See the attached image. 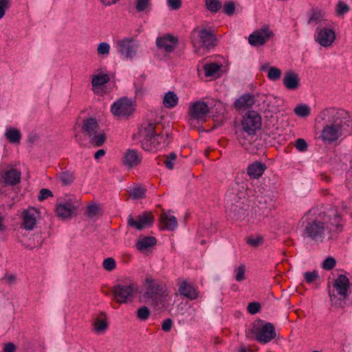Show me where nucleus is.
<instances>
[{"label":"nucleus","instance_id":"obj_38","mask_svg":"<svg viewBox=\"0 0 352 352\" xmlns=\"http://www.w3.org/2000/svg\"><path fill=\"white\" fill-rule=\"evenodd\" d=\"M205 5L211 12H217L222 8L221 0H205Z\"/></svg>","mask_w":352,"mask_h":352},{"label":"nucleus","instance_id":"obj_60","mask_svg":"<svg viewBox=\"0 0 352 352\" xmlns=\"http://www.w3.org/2000/svg\"><path fill=\"white\" fill-rule=\"evenodd\" d=\"M99 210V208L96 204H93L88 206L87 212L89 217H93L96 216Z\"/></svg>","mask_w":352,"mask_h":352},{"label":"nucleus","instance_id":"obj_14","mask_svg":"<svg viewBox=\"0 0 352 352\" xmlns=\"http://www.w3.org/2000/svg\"><path fill=\"white\" fill-rule=\"evenodd\" d=\"M314 39L321 46L327 47L331 46L336 40V33L331 28L318 27L314 34Z\"/></svg>","mask_w":352,"mask_h":352},{"label":"nucleus","instance_id":"obj_39","mask_svg":"<svg viewBox=\"0 0 352 352\" xmlns=\"http://www.w3.org/2000/svg\"><path fill=\"white\" fill-rule=\"evenodd\" d=\"M282 72L280 69L272 67H270L267 72V78L272 81H276L281 77Z\"/></svg>","mask_w":352,"mask_h":352},{"label":"nucleus","instance_id":"obj_11","mask_svg":"<svg viewBox=\"0 0 352 352\" xmlns=\"http://www.w3.org/2000/svg\"><path fill=\"white\" fill-rule=\"evenodd\" d=\"M78 206V201L76 199L69 198L65 199L56 205V214L62 219L70 218L76 214Z\"/></svg>","mask_w":352,"mask_h":352},{"label":"nucleus","instance_id":"obj_48","mask_svg":"<svg viewBox=\"0 0 352 352\" xmlns=\"http://www.w3.org/2000/svg\"><path fill=\"white\" fill-rule=\"evenodd\" d=\"M95 331L98 333L104 332L107 329L106 320L98 318L94 323Z\"/></svg>","mask_w":352,"mask_h":352},{"label":"nucleus","instance_id":"obj_2","mask_svg":"<svg viewBox=\"0 0 352 352\" xmlns=\"http://www.w3.org/2000/svg\"><path fill=\"white\" fill-rule=\"evenodd\" d=\"M247 184L235 180L230 185L226 195L225 204L229 216L234 220H243L248 214L249 205L245 202Z\"/></svg>","mask_w":352,"mask_h":352},{"label":"nucleus","instance_id":"obj_56","mask_svg":"<svg viewBox=\"0 0 352 352\" xmlns=\"http://www.w3.org/2000/svg\"><path fill=\"white\" fill-rule=\"evenodd\" d=\"M331 212L333 218H329L330 223L338 228L340 226L341 217L337 214L336 211L332 210Z\"/></svg>","mask_w":352,"mask_h":352},{"label":"nucleus","instance_id":"obj_30","mask_svg":"<svg viewBox=\"0 0 352 352\" xmlns=\"http://www.w3.org/2000/svg\"><path fill=\"white\" fill-rule=\"evenodd\" d=\"M179 101V98L173 91H168L163 99V104L165 107L171 109L175 107Z\"/></svg>","mask_w":352,"mask_h":352},{"label":"nucleus","instance_id":"obj_6","mask_svg":"<svg viewBox=\"0 0 352 352\" xmlns=\"http://www.w3.org/2000/svg\"><path fill=\"white\" fill-rule=\"evenodd\" d=\"M138 287L135 284H118L112 288V293L115 300L119 303H126L131 301L138 292Z\"/></svg>","mask_w":352,"mask_h":352},{"label":"nucleus","instance_id":"obj_64","mask_svg":"<svg viewBox=\"0 0 352 352\" xmlns=\"http://www.w3.org/2000/svg\"><path fill=\"white\" fill-rule=\"evenodd\" d=\"M105 155V151L104 149H99L94 154V158L96 160H98L101 157L104 156Z\"/></svg>","mask_w":352,"mask_h":352},{"label":"nucleus","instance_id":"obj_13","mask_svg":"<svg viewBox=\"0 0 352 352\" xmlns=\"http://www.w3.org/2000/svg\"><path fill=\"white\" fill-rule=\"evenodd\" d=\"M258 212L259 215H262L263 218L267 217L274 208L275 201L274 196L271 193L258 195L256 197Z\"/></svg>","mask_w":352,"mask_h":352},{"label":"nucleus","instance_id":"obj_9","mask_svg":"<svg viewBox=\"0 0 352 352\" xmlns=\"http://www.w3.org/2000/svg\"><path fill=\"white\" fill-rule=\"evenodd\" d=\"M134 111L133 100L126 97L116 100L111 107V113L118 117H129Z\"/></svg>","mask_w":352,"mask_h":352},{"label":"nucleus","instance_id":"obj_63","mask_svg":"<svg viewBox=\"0 0 352 352\" xmlns=\"http://www.w3.org/2000/svg\"><path fill=\"white\" fill-rule=\"evenodd\" d=\"M236 352H253V351L248 346L241 345L235 350Z\"/></svg>","mask_w":352,"mask_h":352},{"label":"nucleus","instance_id":"obj_12","mask_svg":"<svg viewBox=\"0 0 352 352\" xmlns=\"http://www.w3.org/2000/svg\"><path fill=\"white\" fill-rule=\"evenodd\" d=\"M153 221V217L150 212H143L135 218L129 214L127 217L128 226L138 230L151 226Z\"/></svg>","mask_w":352,"mask_h":352},{"label":"nucleus","instance_id":"obj_58","mask_svg":"<svg viewBox=\"0 0 352 352\" xmlns=\"http://www.w3.org/2000/svg\"><path fill=\"white\" fill-rule=\"evenodd\" d=\"M261 305L258 302H250L248 305V311L251 314H256L260 311Z\"/></svg>","mask_w":352,"mask_h":352},{"label":"nucleus","instance_id":"obj_33","mask_svg":"<svg viewBox=\"0 0 352 352\" xmlns=\"http://www.w3.org/2000/svg\"><path fill=\"white\" fill-rule=\"evenodd\" d=\"M58 180L63 186L71 184L75 179L74 173L70 171H63L57 175Z\"/></svg>","mask_w":352,"mask_h":352},{"label":"nucleus","instance_id":"obj_49","mask_svg":"<svg viewBox=\"0 0 352 352\" xmlns=\"http://www.w3.org/2000/svg\"><path fill=\"white\" fill-rule=\"evenodd\" d=\"M235 279L238 282H241L245 278V267L244 265H241L239 267L235 269Z\"/></svg>","mask_w":352,"mask_h":352},{"label":"nucleus","instance_id":"obj_40","mask_svg":"<svg viewBox=\"0 0 352 352\" xmlns=\"http://www.w3.org/2000/svg\"><path fill=\"white\" fill-rule=\"evenodd\" d=\"M309 19L307 23L309 25H317L322 20V16L320 12L313 10L308 14Z\"/></svg>","mask_w":352,"mask_h":352},{"label":"nucleus","instance_id":"obj_59","mask_svg":"<svg viewBox=\"0 0 352 352\" xmlns=\"http://www.w3.org/2000/svg\"><path fill=\"white\" fill-rule=\"evenodd\" d=\"M167 5L170 10H177L182 7V0H167Z\"/></svg>","mask_w":352,"mask_h":352},{"label":"nucleus","instance_id":"obj_51","mask_svg":"<svg viewBox=\"0 0 352 352\" xmlns=\"http://www.w3.org/2000/svg\"><path fill=\"white\" fill-rule=\"evenodd\" d=\"M235 3L232 1H226L223 5V12L228 16L232 15L235 12Z\"/></svg>","mask_w":352,"mask_h":352},{"label":"nucleus","instance_id":"obj_1","mask_svg":"<svg viewBox=\"0 0 352 352\" xmlns=\"http://www.w3.org/2000/svg\"><path fill=\"white\" fill-rule=\"evenodd\" d=\"M320 118L326 122L320 136L324 143L331 144L352 132V118L343 109L327 108L320 113Z\"/></svg>","mask_w":352,"mask_h":352},{"label":"nucleus","instance_id":"obj_23","mask_svg":"<svg viewBox=\"0 0 352 352\" xmlns=\"http://www.w3.org/2000/svg\"><path fill=\"white\" fill-rule=\"evenodd\" d=\"M36 211L35 209L32 208L24 210L23 212V223L22 226L24 229L27 230H32L34 228L36 222Z\"/></svg>","mask_w":352,"mask_h":352},{"label":"nucleus","instance_id":"obj_41","mask_svg":"<svg viewBox=\"0 0 352 352\" xmlns=\"http://www.w3.org/2000/svg\"><path fill=\"white\" fill-rule=\"evenodd\" d=\"M294 112L297 116L304 118L310 114V109L306 104H300L294 109Z\"/></svg>","mask_w":352,"mask_h":352},{"label":"nucleus","instance_id":"obj_8","mask_svg":"<svg viewBox=\"0 0 352 352\" xmlns=\"http://www.w3.org/2000/svg\"><path fill=\"white\" fill-rule=\"evenodd\" d=\"M325 230L324 222L318 219H309L305 226L304 234L315 241H322Z\"/></svg>","mask_w":352,"mask_h":352},{"label":"nucleus","instance_id":"obj_5","mask_svg":"<svg viewBox=\"0 0 352 352\" xmlns=\"http://www.w3.org/2000/svg\"><path fill=\"white\" fill-rule=\"evenodd\" d=\"M255 340L261 344H266L275 338L276 334L274 326L271 322L262 324L254 322L251 330Z\"/></svg>","mask_w":352,"mask_h":352},{"label":"nucleus","instance_id":"obj_44","mask_svg":"<svg viewBox=\"0 0 352 352\" xmlns=\"http://www.w3.org/2000/svg\"><path fill=\"white\" fill-rule=\"evenodd\" d=\"M151 314L150 310L147 307L142 306L137 311V317L141 320H146Z\"/></svg>","mask_w":352,"mask_h":352},{"label":"nucleus","instance_id":"obj_47","mask_svg":"<svg viewBox=\"0 0 352 352\" xmlns=\"http://www.w3.org/2000/svg\"><path fill=\"white\" fill-rule=\"evenodd\" d=\"M102 267L107 271L111 272L116 267V261L111 257L107 258L102 262Z\"/></svg>","mask_w":352,"mask_h":352},{"label":"nucleus","instance_id":"obj_62","mask_svg":"<svg viewBox=\"0 0 352 352\" xmlns=\"http://www.w3.org/2000/svg\"><path fill=\"white\" fill-rule=\"evenodd\" d=\"M16 346L12 342H9L4 346L3 352H15Z\"/></svg>","mask_w":352,"mask_h":352},{"label":"nucleus","instance_id":"obj_31","mask_svg":"<svg viewBox=\"0 0 352 352\" xmlns=\"http://www.w3.org/2000/svg\"><path fill=\"white\" fill-rule=\"evenodd\" d=\"M6 139L12 144H19L21 139V133L16 129H8L5 133Z\"/></svg>","mask_w":352,"mask_h":352},{"label":"nucleus","instance_id":"obj_24","mask_svg":"<svg viewBox=\"0 0 352 352\" xmlns=\"http://www.w3.org/2000/svg\"><path fill=\"white\" fill-rule=\"evenodd\" d=\"M160 223L162 229L173 231L177 228L178 223L176 217L169 213L163 212L160 216Z\"/></svg>","mask_w":352,"mask_h":352},{"label":"nucleus","instance_id":"obj_26","mask_svg":"<svg viewBox=\"0 0 352 352\" xmlns=\"http://www.w3.org/2000/svg\"><path fill=\"white\" fill-rule=\"evenodd\" d=\"M255 103L254 96L250 94H244L234 102L235 107L239 109L250 108Z\"/></svg>","mask_w":352,"mask_h":352},{"label":"nucleus","instance_id":"obj_15","mask_svg":"<svg viewBox=\"0 0 352 352\" xmlns=\"http://www.w3.org/2000/svg\"><path fill=\"white\" fill-rule=\"evenodd\" d=\"M273 36L274 33L270 30L269 27L265 26L249 36V43L254 47L262 46Z\"/></svg>","mask_w":352,"mask_h":352},{"label":"nucleus","instance_id":"obj_36","mask_svg":"<svg viewBox=\"0 0 352 352\" xmlns=\"http://www.w3.org/2000/svg\"><path fill=\"white\" fill-rule=\"evenodd\" d=\"M221 65L215 63L206 64L204 66L205 75L207 77H216L217 72L221 69Z\"/></svg>","mask_w":352,"mask_h":352},{"label":"nucleus","instance_id":"obj_18","mask_svg":"<svg viewBox=\"0 0 352 352\" xmlns=\"http://www.w3.org/2000/svg\"><path fill=\"white\" fill-rule=\"evenodd\" d=\"M178 292L181 296H184L190 300H195L199 296L197 289L192 283H189L186 280L182 281L179 285Z\"/></svg>","mask_w":352,"mask_h":352},{"label":"nucleus","instance_id":"obj_3","mask_svg":"<svg viewBox=\"0 0 352 352\" xmlns=\"http://www.w3.org/2000/svg\"><path fill=\"white\" fill-rule=\"evenodd\" d=\"M145 282L146 289L142 295L144 302L149 303L157 311L166 308L169 299L166 285L149 278Z\"/></svg>","mask_w":352,"mask_h":352},{"label":"nucleus","instance_id":"obj_29","mask_svg":"<svg viewBox=\"0 0 352 352\" xmlns=\"http://www.w3.org/2000/svg\"><path fill=\"white\" fill-rule=\"evenodd\" d=\"M82 129L89 136L98 133V124L95 118H89L85 120Z\"/></svg>","mask_w":352,"mask_h":352},{"label":"nucleus","instance_id":"obj_57","mask_svg":"<svg viewBox=\"0 0 352 352\" xmlns=\"http://www.w3.org/2000/svg\"><path fill=\"white\" fill-rule=\"evenodd\" d=\"M295 146L296 149L301 152L305 151L307 149L308 146L306 141L302 138H298L296 141Z\"/></svg>","mask_w":352,"mask_h":352},{"label":"nucleus","instance_id":"obj_20","mask_svg":"<svg viewBox=\"0 0 352 352\" xmlns=\"http://www.w3.org/2000/svg\"><path fill=\"white\" fill-rule=\"evenodd\" d=\"M142 157L136 150L128 149L124 154L123 163L129 168H134L142 162Z\"/></svg>","mask_w":352,"mask_h":352},{"label":"nucleus","instance_id":"obj_34","mask_svg":"<svg viewBox=\"0 0 352 352\" xmlns=\"http://www.w3.org/2000/svg\"><path fill=\"white\" fill-rule=\"evenodd\" d=\"M90 143L92 146L99 147L103 145L106 140V135L103 131L89 136Z\"/></svg>","mask_w":352,"mask_h":352},{"label":"nucleus","instance_id":"obj_17","mask_svg":"<svg viewBox=\"0 0 352 352\" xmlns=\"http://www.w3.org/2000/svg\"><path fill=\"white\" fill-rule=\"evenodd\" d=\"M177 38L171 35H166L162 37H158L156 39L157 47L167 52H172L177 45Z\"/></svg>","mask_w":352,"mask_h":352},{"label":"nucleus","instance_id":"obj_32","mask_svg":"<svg viewBox=\"0 0 352 352\" xmlns=\"http://www.w3.org/2000/svg\"><path fill=\"white\" fill-rule=\"evenodd\" d=\"M155 131V124L149 122L145 126H142L140 129V135L142 140H146L153 135Z\"/></svg>","mask_w":352,"mask_h":352},{"label":"nucleus","instance_id":"obj_37","mask_svg":"<svg viewBox=\"0 0 352 352\" xmlns=\"http://www.w3.org/2000/svg\"><path fill=\"white\" fill-rule=\"evenodd\" d=\"M130 196L133 199H141L146 196V189L142 186H135L130 190Z\"/></svg>","mask_w":352,"mask_h":352},{"label":"nucleus","instance_id":"obj_7","mask_svg":"<svg viewBox=\"0 0 352 352\" xmlns=\"http://www.w3.org/2000/svg\"><path fill=\"white\" fill-rule=\"evenodd\" d=\"M333 287L337 292L339 298L335 300L336 305L343 307L346 305L345 299L348 297V291L350 287V282L346 275L340 274L335 279Z\"/></svg>","mask_w":352,"mask_h":352},{"label":"nucleus","instance_id":"obj_53","mask_svg":"<svg viewBox=\"0 0 352 352\" xmlns=\"http://www.w3.org/2000/svg\"><path fill=\"white\" fill-rule=\"evenodd\" d=\"M305 280L307 283H311L319 278L318 272H306L304 274Z\"/></svg>","mask_w":352,"mask_h":352},{"label":"nucleus","instance_id":"obj_28","mask_svg":"<svg viewBox=\"0 0 352 352\" xmlns=\"http://www.w3.org/2000/svg\"><path fill=\"white\" fill-rule=\"evenodd\" d=\"M157 240L153 236H144L136 243V248L141 252L146 251L148 248L155 245Z\"/></svg>","mask_w":352,"mask_h":352},{"label":"nucleus","instance_id":"obj_25","mask_svg":"<svg viewBox=\"0 0 352 352\" xmlns=\"http://www.w3.org/2000/svg\"><path fill=\"white\" fill-rule=\"evenodd\" d=\"M265 169L266 165L264 163L255 162L248 166L247 173L250 178L258 179L263 174Z\"/></svg>","mask_w":352,"mask_h":352},{"label":"nucleus","instance_id":"obj_52","mask_svg":"<svg viewBox=\"0 0 352 352\" xmlns=\"http://www.w3.org/2000/svg\"><path fill=\"white\" fill-rule=\"evenodd\" d=\"M263 242V238L261 236H251L247 239V243L252 247H258Z\"/></svg>","mask_w":352,"mask_h":352},{"label":"nucleus","instance_id":"obj_19","mask_svg":"<svg viewBox=\"0 0 352 352\" xmlns=\"http://www.w3.org/2000/svg\"><path fill=\"white\" fill-rule=\"evenodd\" d=\"M198 36L202 45L206 48L216 45L217 38L214 32L210 29H202L198 32Z\"/></svg>","mask_w":352,"mask_h":352},{"label":"nucleus","instance_id":"obj_43","mask_svg":"<svg viewBox=\"0 0 352 352\" xmlns=\"http://www.w3.org/2000/svg\"><path fill=\"white\" fill-rule=\"evenodd\" d=\"M177 155L174 152H171L170 153L166 156V159L164 160V163L165 164V166L168 169H173L174 162L175 161Z\"/></svg>","mask_w":352,"mask_h":352},{"label":"nucleus","instance_id":"obj_54","mask_svg":"<svg viewBox=\"0 0 352 352\" xmlns=\"http://www.w3.org/2000/svg\"><path fill=\"white\" fill-rule=\"evenodd\" d=\"M10 6V0H0V19L5 14L6 10Z\"/></svg>","mask_w":352,"mask_h":352},{"label":"nucleus","instance_id":"obj_4","mask_svg":"<svg viewBox=\"0 0 352 352\" xmlns=\"http://www.w3.org/2000/svg\"><path fill=\"white\" fill-rule=\"evenodd\" d=\"M262 126V118L256 111H248L241 120V129L236 131L239 144L245 146L250 144L252 138Z\"/></svg>","mask_w":352,"mask_h":352},{"label":"nucleus","instance_id":"obj_61","mask_svg":"<svg viewBox=\"0 0 352 352\" xmlns=\"http://www.w3.org/2000/svg\"><path fill=\"white\" fill-rule=\"evenodd\" d=\"M172 324H173V321L171 319H170V318L166 319L162 323V329L163 331H164L166 332H168L171 329Z\"/></svg>","mask_w":352,"mask_h":352},{"label":"nucleus","instance_id":"obj_27","mask_svg":"<svg viewBox=\"0 0 352 352\" xmlns=\"http://www.w3.org/2000/svg\"><path fill=\"white\" fill-rule=\"evenodd\" d=\"M162 138L163 136L161 135V134L155 133L148 140H142V148L147 151L151 150L153 147L156 148L160 145V141Z\"/></svg>","mask_w":352,"mask_h":352},{"label":"nucleus","instance_id":"obj_45","mask_svg":"<svg viewBox=\"0 0 352 352\" xmlns=\"http://www.w3.org/2000/svg\"><path fill=\"white\" fill-rule=\"evenodd\" d=\"M336 265V261L333 257L329 256L327 258H325L322 263V267L324 270L329 271L334 268V267Z\"/></svg>","mask_w":352,"mask_h":352},{"label":"nucleus","instance_id":"obj_22","mask_svg":"<svg viewBox=\"0 0 352 352\" xmlns=\"http://www.w3.org/2000/svg\"><path fill=\"white\" fill-rule=\"evenodd\" d=\"M3 182L8 186H14L21 181V172L15 168L6 170L1 175Z\"/></svg>","mask_w":352,"mask_h":352},{"label":"nucleus","instance_id":"obj_46","mask_svg":"<svg viewBox=\"0 0 352 352\" xmlns=\"http://www.w3.org/2000/svg\"><path fill=\"white\" fill-rule=\"evenodd\" d=\"M97 52L99 55L107 56L110 52V45L106 42H101L97 47Z\"/></svg>","mask_w":352,"mask_h":352},{"label":"nucleus","instance_id":"obj_21","mask_svg":"<svg viewBox=\"0 0 352 352\" xmlns=\"http://www.w3.org/2000/svg\"><path fill=\"white\" fill-rule=\"evenodd\" d=\"M300 77L296 73L287 72L283 78V84L289 90H296L300 86Z\"/></svg>","mask_w":352,"mask_h":352},{"label":"nucleus","instance_id":"obj_55","mask_svg":"<svg viewBox=\"0 0 352 352\" xmlns=\"http://www.w3.org/2000/svg\"><path fill=\"white\" fill-rule=\"evenodd\" d=\"M50 197H53L52 192L47 188H42L39 192L38 199L39 201H43Z\"/></svg>","mask_w":352,"mask_h":352},{"label":"nucleus","instance_id":"obj_50","mask_svg":"<svg viewBox=\"0 0 352 352\" xmlns=\"http://www.w3.org/2000/svg\"><path fill=\"white\" fill-rule=\"evenodd\" d=\"M150 6V0H136L135 8L141 12L146 10Z\"/></svg>","mask_w":352,"mask_h":352},{"label":"nucleus","instance_id":"obj_10","mask_svg":"<svg viewBox=\"0 0 352 352\" xmlns=\"http://www.w3.org/2000/svg\"><path fill=\"white\" fill-rule=\"evenodd\" d=\"M138 43L131 38H124L116 43V48L121 56L126 59H133L136 55Z\"/></svg>","mask_w":352,"mask_h":352},{"label":"nucleus","instance_id":"obj_16","mask_svg":"<svg viewBox=\"0 0 352 352\" xmlns=\"http://www.w3.org/2000/svg\"><path fill=\"white\" fill-rule=\"evenodd\" d=\"M209 110V107L206 102L197 101L192 104L189 108V120L205 121Z\"/></svg>","mask_w":352,"mask_h":352},{"label":"nucleus","instance_id":"obj_42","mask_svg":"<svg viewBox=\"0 0 352 352\" xmlns=\"http://www.w3.org/2000/svg\"><path fill=\"white\" fill-rule=\"evenodd\" d=\"M349 6L343 1H339L336 8L337 16H343L349 11Z\"/></svg>","mask_w":352,"mask_h":352},{"label":"nucleus","instance_id":"obj_35","mask_svg":"<svg viewBox=\"0 0 352 352\" xmlns=\"http://www.w3.org/2000/svg\"><path fill=\"white\" fill-rule=\"evenodd\" d=\"M109 81V76L106 74L94 75L91 80V85L94 87H99Z\"/></svg>","mask_w":352,"mask_h":352}]
</instances>
